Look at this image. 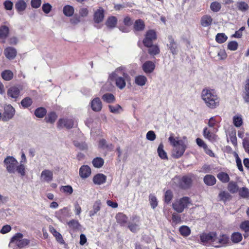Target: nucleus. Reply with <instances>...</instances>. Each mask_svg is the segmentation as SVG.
I'll return each mask as SVG.
<instances>
[{"label": "nucleus", "instance_id": "obj_1", "mask_svg": "<svg viewBox=\"0 0 249 249\" xmlns=\"http://www.w3.org/2000/svg\"><path fill=\"white\" fill-rule=\"evenodd\" d=\"M168 141L174 148L172 156L176 159L181 157L187 148V137L184 136L182 139L179 140L178 137L175 138L174 134L172 133L168 138Z\"/></svg>", "mask_w": 249, "mask_h": 249}, {"label": "nucleus", "instance_id": "obj_2", "mask_svg": "<svg viewBox=\"0 0 249 249\" xmlns=\"http://www.w3.org/2000/svg\"><path fill=\"white\" fill-rule=\"evenodd\" d=\"M201 97L206 107L210 109L216 108L219 105L220 98L213 89H203L201 93Z\"/></svg>", "mask_w": 249, "mask_h": 249}, {"label": "nucleus", "instance_id": "obj_3", "mask_svg": "<svg viewBox=\"0 0 249 249\" xmlns=\"http://www.w3.org/2000/svg\"><path fill=\"white\" fill-rule=\"evenodd\" d=\"M111 80L115 81L116 86L120 89H124L126 86V81H129L130 77L124 67L116 69L109 76Z\"/></svg>", "mask_w": 249, "mask_h": 249}, {"label": "nucleus", "instance_id": "obj_4", "mask_svg": "<svg viewBox=\"0 0 249 249\" xmlns=\"http://www.w3.org/2000/svg\"><path fill=\"white\" fill-rule=\"evenodd\" d=\"M3 164L4 166L9 173L15 174L17 172L21 176H25V166L21 163L19 164L17 160L13 157H7L3 161Z\"/></svg>", "mask_w": 249, "mask_h": 249}, {"label": "nucleus", "instance_id": "obj_5", "mask_svg": "<svg viewBox=\"0 0 249 249\" xmlns=\"http://www.w3.org/2000/svg\"><path fill=\"white\" fill-rule=\"evenodd\" d=\"M29 243V239L23 238V234L17 233L11 239L9 246L13 249H21L27 246Z\"/></svg>", "mask_w": 249, "mask_h": 249}, {"label": "nucleus", "instance_id": "obj_6", "mask_svg": "<svg viewBox=\"0 0 249 249\" xmlns=\"http://www.w3.org/2000/svg\"><path fill=\"white\" fill-rule=\"evenodd\" d=\"M217 234L215 232H210L209 233H202L200 235V241L204 244H209L215 247H218V245H215Z\"/></svg>", "mask_w": 249, "mask_h": 249}, {"label": "nucleus", "instance_id": "obj_7", "mask_svg": "<svg viewBox=\"0 0 249 249\" xmlns=\"http://www.w3.org/2000/svg\"><path fill=\"white\" fill-rule=\"evenodd\" d=\"M190 203V198L188 197H183L175 201L172 204L173 208L177 212L181 213Z\"/></svg>", "mask_w": 249, "mask_h": 249}, {"label": "nucleus", "instance_id": "obj_8", "mask_svg": "<svg viewBox=\"0 0 249 249\" xmlns=\"http://www.w3.org/2000/svg\"><path fill=\"white\" fill-rule=\"evenodd\" d=\"M55 216L61 222L65 221L66 219L71 217V213L70 209L67 207H63L54 213Z\"/></svg>", "mask_w": 249, "mask_h": 249}, {"label": "nucleus", "instance_id": "obj_9", "mask_svg": "<svg viewBox=\"0 0 249 249\" xmlns=\"http://www.w3.org/2000/svg\"><path fill=\"white\" fill-rule=\"evenodd\" d=\"M15 109L10 105L4 107V112L2 115V121H8L11 119L15 114Z\"/></svg>", "mask_w": 249, "mask_h": 249}, {"label": "nucleus", "instance_id": "obj_10", "mask_svg": "<svg viewBox=\"0 0 249 249\" xmlns=\"http://www.w3.org/2000/svg\"><path fill=\"white\" fill-rule=\"evenodd\" d=\"M217 131V128H213V130L205 127L203 129V134L204 137L211 142H214L217 139V136L215 133Z\"/></svg>", "mask_w": 249, "mask_h": 249}, {"label": "nucleus", "instance_id": "obj_11", "mask_svg": "<svg viewBox=\"0 0 249 249\" xmlns=\"http://www.w3.org/2000/svg\"><path fill=\"white\" fill-rule=\"evenodd\" d=\"M40 179L42 182H51L53 180V171L49 169L43 170L41 173Z\"/></svg>", "mask_w": 249, "mask_h": 249}, {"label": "nucleus", "instance_id": "obj_12", "mask_svg": "<svg viewBox=\"0 0 249 249\" xmlns=\"http://www.w3.org/2000/svg\"><path fill=\"white\" fill-rule=\"evenodd\" d=\"M22 88L21 86H12L7 90V95L9 98L15 99V100L19 96Z\"/></svg>", "mask_w": 249, "mask_h": 249}, {"label": "nucleus", "instance_id": "obj_13", "mask_svg": "<svg viewBox=\"0 0 249 249\" xmlns=\"http://www.w3.org/2000/svg\"><path fill=\"white\" fill-rule=\"evenodd\" d=\"M156 39V34L153 30H149L147 32L145 37L143 40V43L146 47L150 46L153 40Z\"/></svg>", "mask_w": 249, "mask_h": 249}, {"label": "nucleus", "instance_id": "obj_14", "mask_svg": "<svg viewBox=\"0 0 249 249\" xmlns=\"http://www.w3.org/2000/svg\"><path fill=\"white\" fill-rule=\"evenodd\" d=\"M74 121L72 119L62 118L59 120L57 122V127L59 128L66 127L67 128H71L74 125Z\"/></svg>", "mask_w": 249, "mask_h": 249}, {"label": "nucleus", "instance_id": "obj_15", "mask_svg": "<svg viewBox=\"0 0 249 249\" xmlns=\"http://www.w3.org/2000/svg\"><path fill=\"white\" fill-rule=\"evenodd\" d=\"M193 176L192 175H190L182 177L179 180V186L183 189L189 188L192 184Z\"/></svg>", "mask_w": 249, "mask_h": 249}, {"label": "nucleus", "instance_id": "obj_16", "mask_svg": "<svg viewBox=\"0 0 249 249\" xmlns=\"http://www.w3.org/2000/svg\"><path fill=\"white\" fill-rule=\"evenodd\" d=\"M92 110L95 112H99L102 108V103L100 99L96 97L92 100L90 103Z\"/></svg>", "mask_w": 249, "mask_h": 249}, {"label": "nucleus", "instance_id": "obj_17", "mask_svg": "<svg viewBox=\"0 0 249 249\" xmlns=\"http://www.w3.org/2000/svg\"><path fill=\"white\" fill-rule=\"evenodd\" d=\"M4 54L9 60H13L16 57L17 51L15 48L8 47L4 49Z\"/></svg>", "mask_w": 249, "mask_h": 249}, {"label": "nucleus", "instance_id": "obj_18", "mask_svg": "<svg viewBox=\"0 0 249 249\" xmlns=\"http://www.w3.org/2000/svg\"><path fill=\"white\" fill-rule=\"evenodd\" d=\"M116 222L121 226H125L128 222V217L122 213H119L115 216Z\"/></svg>", "mask_w": 249, "mask_h": 249}, {"label": "nucleus", "instance_id": "obj_19", "mask_svg": "<svg viewBox=\"0 0 249 249\" xmlns=\"http://www.w3.org/2000/svg\"><path fill=\"white\" fill-rule=\"evenodd\" d=\"M104 18V10L100 7L97 10L93 16V20L95 23H100L103 20Z\"/></svg>", "mask_w": 249, "mask_h": 249}, {"label": "nucleus", "instance_id": "obj_20", "mask_svg": "<svg viewBox=\"0 0 249 249\" xmlns=\"http://www.w3.org/2000/svg\"><path fill=\"white\" fill-rule=\"evenodd\" d=\"M132 221V222L128 223V228L132 232H136L139 230V219L137 216H133Z\"/></svg>", "mask_w": 249, "mask_h": 249}, {"label": "nucleus", "instance_id": "obj_21", "mask_svg": "<svg viewBox=\"0 0 249 249\" xmlns=\"http://www.w3.org/2000/svg\"><path fill=\"white\" fill-rule=\"evenodd\" d=\"M124 24L126 26L125 27L123 26H120L119 29L123 32L127 33L130 31L129 27L132 24V21L130 18L126 17L124 18Z\"/></svg>", "mask_w": 249, "mask_h": 249}, {"label": "nucleus", "instance_id": "obj_22", "mask_svg": "<svg viewBox=\"0 0 249 249\" xmlns=\"http://www.w3.org/2000/svg\"><path fill=\"white\" fill-rule=\"evenodd\" d=\"M91 174V169L88 165H83L79 169V176L82 178H88Z\"/></svg>", "mask_w": 249, "mask_h": 249}, {"label": "nucleus", "instance_id": "obj_23", "mask_svg": "<svg viewBox=\"0 0 249 249\" xmlns=\"http://www.w3.org/2000/svg\"><path fill=\"white\" fill-rule=\"evenodd\" d=\"M99 147L107 151L113 150V145L111 143H108L106 140L102 139L99 142Z\"/></svg>", "mask_w": 249, "mask_h": 249}, {"label": "nucleus", "instance_id": "obj_24", "mask_svg": "<svg viewBox=\"0 0 249 249\" xmlns=\"http://www.w3.org/2000/svg\"><path fill=\"white\" fill-rule=\"evenodd\" d=\"M228 242L229 237L227 235L222 234L220 235L219 237H217V236H216V241H215V245L219 246L217 248L226 245L228 243Z\"/></svg>", "mask_w": 249, "mask_h": 249}, {"label": "nucleus", "instance_id": "obj_25", "mask_svg": "<svg viewBox=\"0 0 249 249\" xmlns=\"http://www.w3.org/2000/svg\"><path fill=\"white\" fill-rule=\"evenodd\" d=\"M142 70L146 73H151L154 70L155 64L151 61H147L142 65Z\"/></svg>", "mask_w": 249, "mask_h": 249}, {"label": "nucleus", "instance_id": "obj_26", "mask_svg": "<svg viewBox=\"0 0 249 249\" xmlns=\"http://www.w3.org/2000/svg\"><path fill=\"white\" fill-rule=\"evenodd\" d=\"M102 203L100 200H96L92 206V210L89 211V216L92 217L96 214L101 209Z\"/></svg>", "mask_w": 249, "mask_h": 249}, {"label": "nucleus", "instance_id": "obj_27", "mask_svg": "<svg viewBox=\"0 0 249 249\" xmlns=\"http://www.w3.org/2000/svg\"><path fill=\"white\" fill-rule=\"evenodd\" d=\"M107 179V177L103 174H98L93 178V182L97 185H101L104 183Z\"/></svg>", "mask_w": 249, "mask_h": 249}, {"label": "nucleus", "instance_id": "obj_28", "mask_svg": "<svg viewBox=\"0 0 249 249\" xmlns=\"http://www.w3.org/2000/svg\"><path fill=\"white\" fill-rule=\"evenodd\" d=\"M15 7L20 14L26 9L27 4L24 0H19L15 4Z\"/></svg>", "mask_w": 249, "mask_h": 249}, {"label": "nucleus", "instance_id": "obj_29", "mask_svg": "<svg viewBox=\"0 0 249 249\" xmlns=\"http://www.w3.org/2000/svg\"><path fill=\"white\" fill-rule=\"evenodd\" d=\"M49 231L53 234V235L55 237L56 240L61 244H64V241L63 239L61 234L58 232L53 227L50 226L49 227Z\"/></svg>", "mask_w": 249, "mask_h": 249}, {"label": "nucleus", "instance_id": "obj_30", "mask_svg": "<svg viewBox=\"0 0 249 249\" xmlns=\"http://www.w3.org/2000/svg\"><path fill=\"white\" fill-rule=\"evenodd\" d=\"M135 83L139 86H144L147 82V79L144 75H139L135 77Z\"/></svg>", "mask_w": 249, "mask_h": 249}, {"label": "nucleus", "instance_id": "obj_31", "mask_svg": "<svg viewBox=\"0 0 249 249\" xmlns=\"http://www.w3.org/2000/svg\"><path fill=\"white\" fill-rule=\"evenodd\" d=\"M117 21V18L115 17L111 16L107 18L106 22V25L107 28L113 29L116 27Z\"/></svg>", "mask_w": 249, "mask_h": 249}, {"label": "nucleus", "instance_id": "obj_32", "mask_svg": "<svg viewBox=\"0 0 249 249\" xmlns=\"http://www.w3.org/2000/svg\"><path fill=\"white\" fill-rule=\"evenodd\" d=\"M213 18L210 15H204L201 18V24L203 27H208L212 24Z\"/></svg>", "mask_w": 249, "mask_h": 249}, {"label": "nucleus", "instance_id": "obj_33", "mask_svg": "<svg viewBox=\"0 0 249 249\" xmlns=\"http://www.w3.org/2000/svg\"><path fill=\"white\" fill-rule=\"evenodd\" d=\"M204 183L208 186H213L216 183L215 178L212 175H207L204 177Z\"/></svg>", "mask_w": 249, "mask_h": 249}, {"label": "nucleus", "instance_id": "obj_34", "mask_svg": "<svg viewBox=\"0 0 249 249\" xmlns=\"http://www.w3.org/2000/svg\"><path fill=\"white\" fill-rule=\"evenodd\" d=\"M169 44L168 45V46L169 47L171 53L174 55L177 54L178 53L177 46L172 37H169Z\"/></svg>", "mask_w": 249, "mask_h": 249}, {"label": "nucleus", "instance_id": "obj_35", "mask_svg": "<svg viewBox=\"0 0 249 249\" xmlns=\"http://www.w3.org/2000/svg\"><path fill=\"white\" fill-rule=\"evenodd\" d=\"M218 197L219 198L220 200L226 202L231 199V196L226 191H221L218 195Z\"/></svg>", "mask_w": 249, "mask_h": 249}, {"label": "nucleus", "instance_id": "obj_36", "mask_svg": "<svg viewBox=\"0 0 249 249\" xmlns=\"http://www.w3.org/2000/svg\"><path fill=\"white\" fill-rule=\"evenodd\" d=\"M236 6L238 10L242 12H245L247 11L249 8V6L248 3L245 1H238L236 3Z\"/></svg>", "mask_w": 249, "mask_h": 249}, {"label": "nucleus", "instance_id": "obj_37", "mask_svg": "<svg viewBox=\"0 0 249 249\" xmlns=\"http://www.w3.org/2000/svg\"><path fill=\"white\" fill-rule=\"evenodd\" d=\"M1 76L4 80L9 81L13 78V73L11 71L6 70L1 72Z\"/></svg>", "mask_w": 249, "mask_h": 249}, {"label": "nucleus", "instance_id": "obj_38", "mask_svg": "<svg viewBox=\"0 0 249 249\" xmlns=\"http://www.w3.org/2000/svg\"><path fill=\"white\" fill-rule=\"evenodd\" d=\"M9 33V28L6 26L0 27V39L5 40Z\"/></svg>", "mask_w": 249, "mask_h": 249}, {"label": "nucleus", "instance_id": "obj_39", "mask_svg": "<svg viewBox=\"0 0 249 249\" xmlns=\"http://www.w3.org/2000/svg\"><path fill=\"white\" fill-rule=\"evenodd\" d=\"M109 111L114 114H119L123 111L122 107L118 104L115 105H109Z\"/></svg>", "mask_w": 249, "mask_h": 249}, {"label": "nucleus", "instance_id": "obj_40", "mask_svg": "<svg viewBox=\"0 0 249 249\" xmlns=\"http://www.w3.org/2000/svg\"><path fill=\"white\" fill-rule=\"evenodd\" d=\"M217 178L223 183L229 182L230 179L228 174L223 172L219 173L217 175Z\"/></svg>", "mask_w": 249, "mask_h": 249}, {"label": "nucleus", "instance_id": "obj_41", "mask_svg": "<svg viewBox=\"0 0 249 249\" xmlns=\"http://www.w3.org/2000/svg\"><path fill=\"white\" fill-rule=\"evenodd\" d=\"M102 99L107 103H112L115 101L114 96L111 93H106L102 96Z\"/></svg>", "mask_w": 249, "mask_h": 249}, {"label": "nucleus", "instance_id": "obj_42", "mask_svg": "<svg viewBox=\"0 0 249 249\" xmlns=\"http://www.w3.org/2000/svg\"><path fill=\"white\" fill-rule=\"evenodd\" d=\"M147 47L149 48L148 50V53L151 55H155L160 53V49L157 45L152 44Z\"/></svg>", "mask_w": 249, "mask_h": 249}, {"label": "nucleus", "instance_id": "obj_43", "mask_svg": "<svg viewBox=\"0 0 249 249\" xmlns=\"http://www.w3.org/2000/svg\"><path fill=\"white\" fill-rule=\"evenodd\" d=\"M144 26L145 25L143 21L140 19L136 20L134 24L135 30L138 31L143 30L144 28Z\"/></svg>", "mask_w": 249, "mask_h": 249}, {"label": "nucleus", "instance_id": "obj_44", "mask_svg": "<svg viewBox=\"0 0 249 249\" xmlns=\"http://www.w3.org/2000/svg\"><path fill=\"white\" fill-rule=\"evenodd\" d=\"M157 152L159 157L163 160L167 159V155L166 152L163 150V145L160 143L157 149Z\"/></svg>", "mask_w": 249, "mask_h": 249}, {"label": "nucleus", "instance_id": "obj_45", "mask_svg": "<svg viewBox=\"0 0 249 249\" xmlns=\"http://www.w3.org/2000/svg\"><path fill=\"white\" fill-rule=\"evenodd\" d=\"M74 8L70 5L65 6L63 8V13L67 17H71L74 13Z\"/></svg>", "mask_w": 249, "mask_h": 249}, {"label": "nucleus", "instance_id": "obj_46", "mask_svg": "<svg viewBox=\"0 0 249 249\" xmlns=\"http://www.w3.org/2000/svg\"><path fill=\"white\" fill-rule=\"evenodd\" d=\"M243 238L241 233L238 232H235L232 234L231 236V240L234 243H238L240 242Z\"/></svg>", "mask_w": 249, "mask_h": 249}, {"label": "nucleus", "instance_id": "obj_47", "mask_svg": "<svg viewBox=\"0 0 249 249\" xmlns=\"http://www.w3.org/2000/svg\"><path fill=\"white\" fill-rule=\"evenodd\" d=\"M180 234L184 237L189 236L191 233V230L187 226H182L179 229Z\"/></svg>", "mask_w": 249, "mask_h": 249}, {"label": "nucleus", "instance_id": "obj_48", "mask_svg": "<svg viewBox=\"0 0 249 249\" xmlns=\"http://www.w3.org/2000/svg\"><path fill=\"white\" fill-rule=\"evenodd\" d=\"M57 118L56 114L53 112H52L48 114L45 118V120L47 123L53 124L54 123Z\"/></svg>", "mask_w": 249, "mask_h": 249}, {"label": "nucleus", "instance_id": "obj_49", "mask_svg": "<svg viewBox=\"0 0 249 249\" xmlns=\"http://www.w3.org/2000/svg\"><path fill=\"white\" fill-rule=\"evenodd\" d=\"M228 189L231 193L234 194L238 191V186L236 182L231 181L229 183Z\"/></svg>", "mask_w": 249, "mask_h": 249}, {"label": "nucleus", "instance_id": "obj_50", "mask_svg": "<svg viewBox=\"0 0 249 249\" xmlns=\"http://www.w3.org/2000/svg\"><path fill=\"white\" fill-rule=\"evenodd\" d=\"M104 163V160L101 158H94L92 160V164L95 167L100 168L101 167Z\"/></svg>", "mask_w": 249, "mask_h": 249}, {"label": "nucleus", "instance_id": "obj_51", "mask_svg": "<svg viewBox=\"0 0 249 249\" xmlns=\"http://www.w3.org/2000/svg\"><path fill=\"white\" fill-rule=\"evenodd\" d=\"M219 122V120L217 119V118L215 116L212 117L209 120L208 124L209 127L216 128Z\"/></svg>", "mask_w": 249, "mask_h": 249}, {"label": "nucleus", "instance_id": "obj_52", "mask_svg": "<svg viewBox=\"0 0 249 249\" xmlns=\"http://www.w3.org/2000/svg\"><path fill=\"white\" fill-rule=\"evenodd\" d=\"M60 191L68 195H71L73 193V189L70 185L62 186Z\"/></svg>", "mask_w": 249, "mask_h": 249}, {"label": "nucleus", "instance_id": "obj_53", "mask_svg": "<svg viewBox=\"0 0 249 249\" xmlns=\"http://www.w3.org/2000/svg\"><path fill=\"white\" fill-rule=\"evenodd\" d=\"M46 110L44 107L37 108L35 112V115L38 118H42L46 114Z\"/></svg>", "mask_w": 249, "mask_h": 249}, {"label": "nucleus", "instance_id": "obj_54", "mask_svg": "<svg viewBox=\"0 0 249 249\" xmlns=\"http://www.w3.org/2000/svg\"><path fill=\"white\" fill-rule=\"evenodd\" d=\"M227 36L223 33L217 34L215 37L216 42L219 43H224L227 40Z\"/></svg>", "mask_w": 249, "mask_h": 249}, {"label": "nucleus", "instance_id": "obj_55", "mask_svg": "<svg viewBox=\"0 0 249 249\" xmlns=\"http://www.w3.org/2000/svg\"><path fill=\"white\" fill-rule=\"evenodd\" d=\"M233 123L236 127H240L243 124V120L240 115H236L233 118Z\"/></svg>", "mask_w": 249, "mask_h": 249}, {"label": "nucleus", "instance_id": "obj_56", "mask_svg": "<svg viewBox=\"0 0 249 249\" xmlns=\"http://www.w3.org/2000/svg\"><path fill=\"white\" fill-rule=\"evenodd\" d=\"M33 103L32 100L30 97H26L22 100L21 105L24 108L30 107Z\"/></svg>", "mask_w": 249, "mask_h": 249}, {"label": "nucleus", "instance_id": "obj_57", "mask_svg": "<svg viewBox=\"0 0 249 249\" xmlns=\"http://www.w3.org/2000/svg\"><path fill=\"white\" fill-rule=\"evenodd\" d=\"M244 98L247 102H249V79H247L246 81V84L245 86V95Z\"/></svg>", "mask_w": 249, "mask_h": 249}, {"label": "nucleus", "instance_id": "obj_58", "mask_svg": "<svg viewBox=\"0 0 249 249\" xmlns=\"http://www.w3.org/2000/svg\"><path fill=\"white\" fill-rule=\"evenodd\" d=\"M221 8V4L217 1L213 2L210 5V8L214 12L219 11Z\"/></svg>", "mask_w": 249, "mask_h": 249}, {"label": "nucleus", "instance_id": "obj_59", "mask_svg": "<svg viewBox=\"0 0 249 249\" xmlns=\"http://www.w3.org/2000/svg\"><path fill=\"white\" fill-rule=\"evenodd\" d=\"M149 198L151 207L153 209H155L158 205V201L157 198L154 195L150 194L149 195Z\"/></svg>", "mask_w": 249, "mask_h": 249}, {"label": "nucleus", "instance_id": "obj_60", "mask_svg": "<svg viewBox=\"0 0 249 249\" xmlns=\"http://www.w3.org/2000/svg\"><path fill=\"white\" fill-rule=\"evenodd\" d=\"M68 225L69 227L72 229H78L80 226V224L78 221L72 219L68 222Z\"/></svg>", "mask_w": 249, "mask_h": 249}, {"label": "nucleus", "instance_id": "obj_61", "mask_svg": "<svg viewBox=\"0 0 249 249\" xmlns=\"http://www.w3.org/2000/svg\"><path fill=\"white\" fill-rule=\"evenodd\" d=\"M74 145L77 148H78L80 150H85L87 149V145L84 142H80L78 141H74L73 142Z\"/></svg>", "mask_w": 249, "mask_h": 249}, {"label": "nucleus", "instance_id": "obj_62", "mask_svg": "<svg viewBox=\"0 0 249 249\" xmlns=\"http://www.w3.org/2000/svg\"><path fill=\"white\" fill-rule=\"evenodd\" d=\"M239 195L244 198H247L249 196V189L246 187H243L239 190Z\"/></svg>", "mask_w": 249, "mask_h": 249}, {"label": "nucleus", "instance_id": "obj_63", "mask_svg": "<svg viewBox=\"0 0 249 249\" xmlns=\"http://www.w3.org/2000/svg\"><path fill=\"white\" fill-rule=\"evenodd\" d=\"M240 229L244 231L247 232L249 231V221L246 220L241 223Z\"/></svg>", "mask_w": 249, "mask_h": 249}, {"label": "nucleus", "instance_id": "obj_64", "mask_svg": "<svg viewBox=\"0 0 249 249\" xmlns=\"http://www.w3.org/2000/svg\"><path fill=\"white\" fill-rule=\"evenodd\" d=\"M229 137L232 144L234 146H236L237 144V142L236 136V132L235 131H231L229 134Z\"/></svg>", "mask_w": 249, "mask_h": 249}]
</instances>
